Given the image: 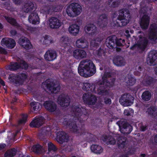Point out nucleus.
<instances>
[{"label":"nucleus","mask_w":157,"mask_h":157,"mask_svg":"<svg viewBox=\"0 0 157 157\" xmlns=\"http://www.w3.org/2000/svg\"><path fill=\"white\" fill-rule=\"evenodd\" d=\"M102 82L99 83L101 86L99 87L98 88L96 87L94 85H91L90 84L86 82L81 84V85L82 86V89L84 90L91 91L93 93H97L99 94H106L108 93L107 87L112 85L113 82L111 83L107 82V78H109L110 76L109 73L106 72L102 75Z\"/></svg>","instance_id":"1"},{"label":"nucleus","mask_w":157,"mask_h":157,"mask_svg":"<svg viewBox=\"0 0 157 157\" xmlns=\"http://www.w3.org/2000/svg\"><path fill=\"white\" fill-rule=\"evenodd\" d=\"M78 72L80 75L84 77L91 76L96 72L95 66L90 60H83L80 63Z\"/></svg>","instance_id":"2"},{"label":"nucleus","mask_w":157,"mask_h":157,"mask_svg":"<svg viewBox=\"0 0 157 157\" xmlns=\"http://www.w3.org/2000/svg\"><path fill=\"white\" fill-rule=\"evenodd\" d=\"M139 38L136 39L133 36V39L136 40L135 44L131 48L133 50H138L140 52L144 51L147 42V40L145 38L143 33H142L138 35Z\"/></svg>","instance_id":"3"},{"label":"nucleus","mask_w":157,"mask_h":157,"mask_svg":"<svg viewBox=\"0 0 157 157\" xmlns=\"http://www.w3.org/2000/svg\"><path fill=\"white\" fill-rule=\"evenodd\" d=\"M82 11V7L78 4L72 3L68 5L66 8V12L70 17H75L80 14Z\"/></svg>","instance_id":"4"},{"label":"nucleus","mask_w":157,"mask_h":157,"mask_svg":"<svg viewBox=\"0 0 157 157\" xmlns=\"http://www.w3.org/2000/svg\"><path fill=\"white\" fill-rule=\"evenodd\" d=\"M119 15L117 21H114V25L117 26H121L126 25L129 22V14L128 11L125 9L119 11Z\"/></svg>","instance_id":"5"},{"label":"nucleus","mask_w":157,"mask_h":157,"mask_svg":"<svg viewBox=\"0 0 157 157\" xmlns=\"http://www.w3.org/2000/svg\"><path fill=\"white\" fill-rule=\"evenodd\" d=\"M134 98L129 94L122 95L119 99V102L124 106H130L133 103Z\"/></svg>","instance_id":"6"},{"label":"nucleus","mask_w":157,"mask_h":157,"mask_svg":"<svg viewBox=\"0 0 157 157\" xmlns=\"http://www.w3.org/2000/svg\"><path fill=\"white\" fill-rule=\"evenodd\" d=\"M18 63H20V65L17 63H11L8 67V68L11 70H15L21 67L22 68L26 69L28 67V65L23 60L20 59L17 60Z\"/></svg>","instance_id":"7"},{"label":"nucleus","mask_w":157,"mask_h":157,"mask_svg":"<svg viewBox=\"0 0 157 157\" xmlns=\"http://www.w3.org/2000/svg\"><path fill=\"white\" fill-rule=\"evenodd\" d=\"M147 63L150 65H154L157 63V51L153 50L150 52L147 58Z\"/></svg>","instance_id":"8"},{"label":"nucleus","mask_w":157,"mask_h":157,"mask_svg":"<svg viewBox=\"0 0 157 157\" xmlns=\"http://www.w3.org/2000/svg\"><path fill=\"white\" fill-rule=\"evenodd\" d=\"M27 78V76L25 74L21 75L18 77L15 75L10 76L9 78V80L11 82L16 84H21L23 80Z\"/></svg>","instance_id":"9"},{"label":"nucleus","mask_w":157,"mask_h":157,"mask_svg":"<svg viewBox=\"0 0 157 157\" xmlns=\"http://www.w3.org/2000/svg\"><path fill=\"white\" fill-rule=\"evenodd\" d=\"M83 100L86 103L89 105H93L96 101V98L91 94H83Z\"/></svg>","instance_id":"10"},{"label":"nucleus","mask_w":157,"mask_h":157,"mask_svg":"<svg viewBox=\"0 0 157 157\" xmlns=\"http://www.w3.org/2000/svg\"><path fill=\"white\" fill-rule=\"evenodd\" d=\"M1 44L2 46H5L9 48H13L16 45L15 41L13 39L8 38L3 39Z\"/></svg>","instance_id":"11"},{"label":"nucleus","mask_w":157,"mask_h":157,"mask_svg":"<svg viewBox=\"0 0 157 157\" xmlns=\"http://www.w3.org/2000/svg\"><path fill=\"white\" fill-rule=\"evenodd\" d=\"M85 30L86 33H89L92 36H95L98 33L97 28L92 24H88L85 27Z\"/></svg>","instance_id":"12"},{"label":"nucleus","mask_w":157,"mask_h":157,"mask_svg":"<svg viewBox=\"0 0 157 157\" xmlns=\"http://www.w3.org/2000/svg\"><path fill=\"white\" fill-rule=\"evenodd\" d=\"M157 36V25L155 24L151 25L150 28L149 38L151 40L155 41Z\"/></svg>","instance_id":"13"},{"label":"nucleus","mask_w":157,"mask_h":157,"mask_svg":"<svg viewBox=\"0 0 157 157\" xmlns=\"http://www.w3.org/2000/svg\"><path fill=\"white\" fill-rule=\"evenodd\" d=\"M57 140L59 143L62 144L63 142L67 141L68 136L64 132L59 131L57 133L55 132Z\"/></svg>","instance_id":"14"},{"label":"nucleus","mask_w":157,"mask_h":157,"mask_svg":"<svg viewBox=\"0 0 157 157\" xmlns=\"http://www.w3.org/2000/svg\"><path fill=\"white\" fill-rule=\"evenodd\" d=\"M18 43L24 48L29 49L31 48L32 45L29 40L26 37H22L18 40Z\"/></svg>","instance_id":"15"},{"label":"nucleus","mask_w":157,"mask_h":157,"mask_svg":"<svg viewBox=\"0 0 157 157\" xmlns=\"http://www.w3.org/2000/svg\"><path fill=\"white\" fill-rule=\"evenodd\" d=\"M46 83L44 82L43 84L46 86L48 90L50 91L51 93H56L59 91L60 87L59 84H57L54 85L53 83H51V84L48 83L46 84Z\"/></svg>","instance_id":"16"},{"label":"nucleus","mask_w":157,"mask_h":157,"mask_svg":"<svg viewBox=\"0 0 157 157\" xmlns=\"http://www.w3.org/2000/svg\"><path fill=\"white\" fill-rule=\"evenodd\" d=\"M57 102L61 106L65 107L69 105V101L68 97L65 96L64 94H62L59 97Z\"/></svg>","instance_id":"17"},{"label":"nucleus","mask_w":157,"mask_h":157,"mask_svg":"<svg viewBox=\"0 0 157 157\" xmlns=\"http://www.w3.org/2000/svg\"><path fill=\"white\" fill-rule=\"evenodd\" d=\"M44 118L42 117H36L30 123V126L32 127H38L44 123Z\"/></svg>","instance_id":"18"},{"label":"nucleus","mask_w":157,"mask_h":157,"mask_svg":"<svg viewBox=\"0 0 157 157\" xmlns=\"http://www.w3.org/2000/svg\"><path fill=\"white\" fill-rule=\"evenodd\" d=\"M68 122H67L66 121L64 122V124L66 125V126L67 125L69 126V128L71 129V131L73 132L76 133H80V134H82L83 132H84V130L79 129L75 124L74 123H72L71 124L69 123L68 125Z\"/></svg>","instance_id":"19"},{"label":"nucleus","mask_w":157,"mask_h":157,"mask_svg":"<svg viewBox=\"0 0 157 157\" xmlns=\"http://www.w3.org/2000/svg\"><path fill=\"white\" fill-rule=\"evenodd\" d=\"M49 25L50 27L52 29H57L61 25V22L57 18L52 17L49 20Z\"/></svg>","instance_id":"20"},{"label":"nucleus","mask_w":157,"mask_h":157,"mask_svg":"<svg viewBox=\"0 0 157 157\" xmlns=\"http://www.w3.org/2000/svg\"><path fill=\"white\" fill-rule=\"evenodd\" d=\"M76 46L78 48H85L88 47V43L84 38L81 37L76 41Z\"/></svg>","instance_id":"21"},{"label":"nucleus","mask_w":157,"mask_h":157,"mask_svg":"<svg viewBox=\"0 0 157 157\" xmlns=\"http://www.w3.org/2000/svg\"><path fill=\"white\" fill-rule=\"evenodd\" d=\"M56 57V54L55 52L53 50H48L44 55L45 59L48 61H52L55 59Z\"/></svg>","instance_id":"22"},{"label":"nucleus","mask_w":157,"mask_h":157,"mask_svg":"<svg viewBox=\"0 0 157 157\" xmlns=\"http://www.w3.org/2000/svg\"><path fill=\"white\" fill-rule=\"evenodd\" d=\"M34 8V4L31 2H28L23 5L21 8V11L28 13L31 11Z\"/></svg>","instance_id":"23"},{"label":"nucleus","mask_w":157,"mask_h":157,"mask_svg":"<svg viewBox=\"0 0 157 157\" xmlns=\"http://www.w3.org/2000/svg\"><path fill=\"white\" fill-rule=\"evenodd\" d=\"M86 52L82 50L77 49L73 52V56L76 59H80L85 57Z\"/></svg>","instance_id":"24"},{"label":"nucleus","mask_w":157,"mask_h":157,"mask_svg":"<svg viewBox=\"0 0 157 157\" xmlns=\"http://www.w3.org/2000/svg\"><path fill=\"white\" fill-rule=\"evenodd\" d=\"M45 108L49 111L53 112L56 109V105L51 101H46L44 103Z\"/></svg>","instance_id":"25"},{"label":"nucleus","mask_w":157,"mask_h":157,"mask_svg":"<svg viewBox=\"0 0 157 157\" xmlns=\"http://www.w3.org/2000/svg\"><path fill=\"white\" fill-rule=\"evenodd\" d=\"M45 108L49 111L53 112L56 109V105L51 101H46L44 103Z\"/></svg>","instance_id":"26"},{"label":"nucleus","mask_w":157,"mask_h":157,"mask_svg":"<svg viewBox=\"0 0 157 157\" xmlns=\"http://www.w3.org/2000/svg\"><path fill=\"white\" fill-rule=\"evenodd\" d=\"M79 26L76 24L71 25L68 28L69 33L73 36H76L79 33Z\"/></svg>","instance_id":"27"},{"label":"nucleus","mask_w":157,"mask_h":157,"mask_svg":"<svg viewBox=\"0 0 157 157\" xmlns=\"http://www.w3.org/2000/svg\"><path fill=\"white\" fill-rule=\"evenodd\" d=\"M149 17L147 15H144L141 18L140 25L143 29H147L149 25Z\"/></svg>","instance_id":"28"},{"label":"nucleus","mask_w":157,"mask_h":157,"mask_svg":"<svg viewBox=\"0 0 157 157\" xmlns=\"http://www.w3.org/2000/svg\"><path fill=\"white\" fill-rule=\"evenodd\" d=\"M116 37L115 36L109 37L106 39L105 44L107 47L110 48H113L115 45V41Z\"/></svg>","instance_id":"29"},{"label":"nucleus","mask_w":157,"mask_h":157,"mask_svg":"<svg viewBox=\"0 0 157 157\" xmlns=\"http://www.w3.org/2000/svg\"><path fill=\"white\" fill-rule=\"evenodd\" d=\"M29 21L33 24H38L39 23V17L35 13H31L29 17Z\"/></svg>","instance_id":"30"},{"label":"nucleus","mask_w":157,"mask_h":157,"mask_svg":"<svg viewBox=\"0 0 157 157\" xmlns=\"http://www.w3.org/2000/svg\"><path fill=\"white\" fill-rule=\"evenodd\" d=\"M41 133L42 134L50 136L52 138L55 136L54 130L51 129L50 127L44 128L41 130Z\"/></svg>","instance_id":"31"},{"label":"nucleus","mask_w":157,"mask_h":157,"mask_svg":"<svg viewBox=\"0 0 157 157\" xmlns=\"http://www.w3.org/2000/svg\"><path fill=\"white\" fill-rule=\"evenodd\" d=\"M32 151L36 153H43L45 152V148L41 147L40 145H34L31 148Z\"/></svg>","instance_id":"32"},{"label":"nucleus","mask_w":157,"mask_h":157,"mask_svg":"<svg viewBox=\"0 0 157 157\" xmlns=\"http://www.w3.org/2000/svg\"><path fill=\"white\" fill-rule=\"evenodd\" d=\"M30 109L32 112L36 113L41 107V105L38 102H33L30 103Z\"/></svg>","instance_id":"33"},{"label":"nucleus","mask_w":157,"mask_h":157,"mask_svg":"<svg viewBox=\"0 0 157 157\" xmlns=\"http://www.w3.org/2000/svg\"><path fill=\"white\" fill-rule=\"evenodd\" d=\"M91 150L96 154H100L102 152L103 149L102 147L98 145H93L91 147Z\"/></svg>","instance_id":"34"},{"label":"nucleus","mask_w":157,"mask_h":157,"mask_svg":"<svg viewBox=\"0 0 157 157\" xmlns=\"http://www.w3.org/2000/svg\"><path fill=\"white\" fill-rule=\"evenodd\" d=\"M69 41V38L67 36L62 37L60 40V42L61 46H63L65 48L70 47L68 45V43Z\"/></svg>","instance_id":"35"},{"label":"nucleus","mask_w":157,"mask_h":157,"mask_svg":"<svg viewBox=\"0 0 157 157\" xmlns=\"http://www.w3.org/2000/svg\"><path fill=\"white\" fill-rule=\"evenodd\" d=\"M114 63L117 66H121L124 64V61L123 58L121 57L115 58L113 60Z\"/></svg>","instance_id":"36"},{"label":"nucleus","mask_w":157,"mask_h":157,"mask_svg":"<svg viewBox=\"0 0 157 157\" xmlns=\"http://www.w3.org/2000/svg\"><path fill=\"white\" fill-rule=\"evenodd\" d=\"M102 140L106 142L107 144H114L116 141L115 140L111 137H107L106 136H103L102 137Z\"/></svg>","instance_id":"37"},{"label":"nucleus","mask_w":157,"mask_h":157,"mask_svg":"<svg viewBox=\"0 0 157 157\" xmlns=\"http://www.w3.org/2000/svg\"><path fill=\"white\" fill-rule=\"evenodd\" d=\"M82 110H84V109L82 108L81 109L79 107H75L73 108V114L74 115H73L77 117L82 116L81 112Z\"/></svg>","instance_id":"38"},{"label":"nucleus","mask_w":157,"mask_h":157,"mask_svg":"<svg viewBox=\"0 0 157 157\" xmlns=\"http://www.w3.org/2000/svg\"><path fill=\"white\" fill-rule=\"evenodd\" d=\"M147 112L148 114L154 117L157 115V109L155 107H152L149 108Z\"/></svg>","instance_id":"39"},{"label":"nucleus","mask_w":157,"mask_h":157,"mask_svg":"<svg viewBox=\"0 0 157 157\" xmlns=\"http://www.w3.org/2000/svg\"><path fill=\"white\" fill-rule=\"evenodd\" d=\"M151 94L150 92L148 91L144 92L142 95L143 99L146 101H148L150 99Z\"/></svg>","instance_id":"40"},{"label":"nucleus","mask_w":157,"mask_h":157,"mask_svg":"<svg viewBox=\"0 0 157 157\" xmlns=\"http://www.w3.org/2000/svg\"><path fill=\"white\" fill-rule=\"evenodd\" d=\"M16 150L15 149L9 150L5 154V157H12L15 155Z\"/></svg>","instance_id":"41"},{"label":"nucleus","mask_w":157,"mask_h":157,"mask_svg":"<svg viewBox=\"0 0 157 157\" xmlns=\"http://www.w3.org/2000/svg\"><path fill=\"white\" fill-rule=\"evenodd\" d=\"M125 81L128 85L129 86H132L136 82L135 79L131 76L126 77Z\"/></svg>","instance_id":"42"},{"label":"nucleus","mask_w":157,"mask_h":157,"mask_svg":"<svg viewBox=\"0 0 157 157\" xmlns=\"http://www.w3.org/2000/svg\"><path fill=\"white\" fill-rule=\"evenodd\" d=\"M101 40L99 38H98L96 39L92 40L90 42V46L91 47L96 46L101 41Z\"/></svg>","instance_id":"43"},{"label":"nucleus","mask_w":157,"mask_h":157,"mask_svg":"<svg viewBox=\"0 0 157 157\" xmlns=\"http://www.w3.org/2000/svg\"><path fill=\"white\" fill-rule=\"evenodd\" d=\"M48 151H55L57 149L56 146L51 142H48L47 144Z\"/></svg>","instance_id":"44"},{"label":"nucleus","mask_w":157,"mask_h":157,"mask_svg":"<svg viewBox=\"0 0 157 157\" xmlns=\"http://www.w3.org/2000/svg\"><path fill=\"white\" fill-rule=\"evenodd\" d=\"M6 20L10 23L12 25L17 26V24L15 20L13 18L10 17H5Z\"/></svg>","instance_id":"45"},{"label":"nucleus","mask_w":157,"mask_h":157,"mask_svg":"<svg viewBox=\"0 0 157 157\" xmlns=\"http://www.w3.org/2000/svg\"><path fill=\"white\" fill-rule=\"evenodd\" d=\"M123 130L124 133L128 134L130 133L132 130V127L130 125H128L126 127H124Z\"/></svg>","instance_id":"46"},{"label":"nucleus","mask_w":157,"mask_h":157,"mask_svg":"<svg viewBox=\"0 0 157 157\" xmlns=\"http://www.w3.org/2000/svg\"><path fill=\"white\" fill-rule=\"evenodd\" d=\"M117 124L118 125L120 128L121 132L122 133H124V131L123 130L124 127H125V125H126V124H125L124 123L122 122L121 121L117 122Z\"/></svg>","instance_id":"47"},{"label":"nucleus","mask_w":157,"mask_h":157,"mask_svg":"<svg viewBox=\"0 0 157 157\" xmlns=\"http://www.w3.org/2000/svg\"><path fill=\"white\" fill-rule=\"evenodd\" d=\"M133 110L130 109L125 110L124 112V115L126 116L132 115L133 114Z\"/></svg>","instance_id":"48"},{"label":"nucleus","mask_w":157,"mask_h":157,"mask_svg":"<svg viewBox=\"0 0 157 157\" xmlns=\"http://www.w3.org/2000/svg\"><path fill=\"white\" fill-rule=\"evenodd\" d=\"M111 6L114 7H117L119 4V0H112V1L111 0H109V3L110 4L112 3Z\"/></svg>","instance_id":"49"},{"label":"nucleus","mask_w":157,"mask_h":157,"mask_svg":"<svg viewBox=\"0 0 157 157\" xmlns=\"http://www.w3.org/2000/svg\"><path fill=\"white\" fill-rule=\"evenodd\" d=\"M27 115L26 114L24 115L22 118L19 121V124H24L26 122Z\"/></svg>","instance_id":"50"},{"label":"nucleus","mask_w":157,"mask_h":157,"mask_svg":"<svg viewBox=\"0 0 157 157\" xmlns=\"http://www.w3.org/2000/svg\"><path fill=\"white\" fill-rule=\"evenodd\" d=\"M124 43V40L121 39H120L119 40H117L116 42L117 45L118 46H121Z\"/></svg>","instance_id":"51"},{"label":"nucleus","mask_w":157,"mask_h":157,"mask_svg":"<svg viewBox=\"0 0 157 157\" xmlns=\"http://www.w3.org/2000/svg\"><path fill=\"white\" fill-rule=\"evenodd\" d=\"M7 53V51L5 48L0 46V53L3 54H6Z\"/></svg>","instance_id":"52"},{"label":"nucleus","mask_w":157,"mask_h":157,"mask_svg":"<svg viewBox=\"0 0 157 157\" xmlns=\"http://www.w3.org/2000/svg\"><path fill=\"white\" fill-rule=\"evenodd\" d=\"M129 31H130L131 33H133V30H131L129 29L128 30H126L125 32V35L127 37H128L130 36V35L129 34Z\"/></svg>","instance_id":"53"},{"label":"nucleus","mask_w":157,"mask_h":157,"mask_svg":"<svg viewBox=\"0 0 157 157\" xmlns=\"http://www.w3.org/2000/svg\"><path fill=\"white\" fill-rule=\"evenodd\" d=\"M126 142L124 141H123L122 143H121V141L119 140L117 141V144H119V146L121 147H123L125 145V144Z\"/></svg>","instance_id":"54"},{"label":"nucleus","mask_w":157,"mask_h":157,"mask_svg":"<svg viewBox=\"0 0 157 157\" xmlns=\"http://www.w3.org/2000/svg\"><path fill=\"white\" fill-rule=\"evenodd\" d=\"M105 102L106 104H110L111 103V100L110 99L105 98Z\"/></svg>","instance_id":"55"},{"label":"nucleus","mask_w":157,"mask_h":157,"mask_svg":"<svg viewBox=\"0 0 157 157\" xmlns=\"http://www.w3.org/2000/svg\"><path fill=\"white\" fill-rule=\"evenodd\" d=\"M27 29L29 30L31 33L33 32V31H34L35 29V28H32L30 27H28Z\"/></svg>","instance_id":"56"},{"label":"nucleus","mask_w":157,"mask_h":157,"mask_svg":"<svg viewBox=\"0 0 157 157\" xmlns=\"http://www.w3.org/2000/svg\"><path fill=\"white\" fill-rule=\"evenodd\" d=\"M49 38L48 36H46L44 37V42L45 43L48 42V40H49Z\"/></svg>","instance_id":"57"},{"label":"nucleus","mask_w":157,"mask_h":157,"mask_svg":"<svg viewBox=\"0 0 157 157\" xmlns=\"http://www.w3.org/2000/svg\"><path fill=\"white\" fill-rule=\"evenodd\" d=\"M13 2L16 4H18L21 2V0H13Z\"/></svg>","instance_id":"58"},{"label":"nucleus","mask_w":157,"mask_h":157,"mask_svg":"<svg viewBox=\"0 0 157 157\" xmlns=\"http://www.w3.org/2000/svg\"><path fill=\"white\" fill-rule=\"evenodd\" d=\"M10 33L12 36H14L16 34V32L15 30H13L10 31Z\"/></svg>","instance_id":"59"},{"label":"nucleus","mask_w":157,"mask_h":157,"mask_svg":"<svg viewBox=\"0 0 157 157\" xmlns=\"http://www.w3.org/2000/svg\"><path fill=\"white\" fill-rule=\"evenodd\" d=\"M152 80L151 78H150L149 80L147 81V84L148 85L150 84L152 82Z\"/></svg>","instance_id":"60"},{"label":"nucleus","mask_w":157,"mask_h":157,"mask_svg":"<svg viewBox=\"0 0 157 157\" xmlns=\"http://www.w3.org/2000/svg\"><path fill=\"white\" fill-rule=\"evenodd\" d=\"M5 146L6 145L5 144H0V150L5 147Z\"/></svg>","instance_id":"61"},{"label":"nucleus","mask_w":157,"mask_h":157,"mask_svg":"<svg viewBox=\"0 0 157 157\" xmlns=\"http://www.w3.org/2000/svg\"><path fill=\"white\" fill-rule=\"evenodd\" d=\"M146 127L145 126H142L141 127V129L143 131H144L146 129Z\"/></svg>","instance_id":"62"},{"label":"nucleus","mask_w":157,"mask_h":157,"mask_svg":"<svg viewBox=\"0 0 157 157\" xmlns=\"http://www.w3.org/2000/svg\"><path fill=\"white\" fill-rule=\"evenodd\" d=\"M154 140L155 142L157 143V135L154 137Z\"/></svg>","instance_id":"63"},{"label":"nucleus","mask_w":157,"mask_h":157,"mask_svg":"<svg viewBox=\"0 0 157 157\" xmlns=\"http://www.w3.org/2000/svg\"><path fill=\"white\" fill-rule=\"evenodd\" d=\"M3 27L1 24L0 23V31L2 29Z\"/></svg>","instance_id":"64"}]
</instances>
